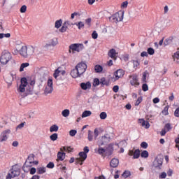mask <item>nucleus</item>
Wrapping results in <instances>:
<instances>
[{
    "mask_svg": "<svg viewBox=\"0 0 179 179\" xmlns=\"http://www.w3.org/2000/svg\"><path fill=\"white\" fill-rule=\"evenodd\" d=\"M141 103H142V96H140L138 98V99L136 100V101L135 103V106H139V104H141Z\"/></svg>",
    "mask_w": 179,
    "mask_h": 179,
    "instance_id": "680f3d73",
    "label": "nucleus"
},
{
    "mask_svg": "<svg viewBox=\"0 0 179 179\" xmlns=\"http://www.w3.org/2000/svg\"><path fill=\"white\" fill-rule=\"evenodd\" d=\"M59 73H62V75H64V73H65V71L61 70L60 67H59L57 69H56L55 71V73L53 74L55 79H57V78H58L59 76Z\"/></svg>",
    "mask_w": 179,
    "mask_h": 179,
    "instance_id": "cd10ccee",
    "label": "nucleus"
},
{
    "mask_svg": "<svg viewBox=\"0 0 179 179\" xmlns=\"http://www.w3.org/2000/svg\"><path fill=\"white\" fill-rule=\"evenodd\" d=\"M85 23L90 27L92 23V18H87L85 20Z\"/></svg>",
    "mask_w": 179,
    "mask_h": 179,
    "instance_id": "e2e57ef3",
    "label": "nucleus"
},
{
    "mask_svg": "<svg viewBox=\"0 0 179 179\" xmlns=\"http://www.w3.org/2000/svg\"><path fill=\"white\" fill-rule=\"evenodd\" d=\"M92 37L94 40H96V38L99 37V34L96 31H93V33L92 34Z\"/></svg>",
    "mask_w": 179,
    "mask_h": 179,
    "instance_id": "5fc2aeb1",
    "label": "nucleus"
},
{
    "mask_svg": "<svg viewBox=\"0 0 179 179\" xmlns=\"http://www.w3.org/2000/svg\"><path fill=\"white\" fill-rule=\"evenodd\" d=\"M52 83H53L52 79L49 78L48 80L47 85L44 90V94L47 95V94H51V93H52L54 90V87H52Z\"/></svg>",
    "mask_w": 179,
    "mask_h": 179,
    "instance_id": "9b49d317",
    "label": "nucleus"
},
{
    "mask_svg": "<svg viewBox=\"0 0 179 179\" xmlns=\"http://www.w3.org/2000/svg\"><path fill=\"white\" fill-rule=\"evenodd\" d=\"M38 164V161H34V155L31 154L29 155L28 158L27 159L24 166H23V170L24 171H26V169L27 167H32V166Z\"/></svg>",
    "mask_w": 179,
    "mask_h": 179,
    "instance_id": "0eeeda50",
    "label": "nucleus"
},
{
    "mask_svg": "<svg viewBox=\"0 0 179 179\" xmlns=\"http://www.w3.org/2000/svg\"><path fill=\"white\" fill-rule=\"evenodd\" d=\"M62 26V19L58 20L55 23V27L56 29H59Z\"/></svg>",
    "mask_w": 179,
    "mask_h": 179,
    "instance_id": "f704fd0d",
    "label": "nucleus"
},
{
    "mask_svg": "<svg viewBox=\"0 0 179 179\" xmlns=\"http://www.w3.org/2000/svg\"><path fill=\"white\" fill-rule=\"evenodd\" d=\"M71 24H72V26H77V27L78 28L79 30H80L81 29H83L85 27V22H82V21H79L74 24L72 23Z\"/></svg>",
    "mask_w": 179,
    "mask_h": 179,
    "instance_id": "c85d7f7f",
    "label": "nucleus"
},
{
    "mask_svg": "<svg viewBox=\"0 0 179 179\" xmlns=\"http://www.w3.org/2000/svg\"><path fill=\"white\" fill-rule=\"evenodd\" d=\"M99 117L101 120H106V118H107V113L106 112H102L100 113Z\"/></svg>",
    "mask_w": 179,
    "mask_h": 179,
    "instance_id": "de8ad7c7",
    "label": "nucleus"
},
{
    "mask_svg": "<svg viewBox=\"0 0 179 179\" xmlns=\"http://www.w3.org/2000/svg\"><path fill=\"white\" fill-rule=\"evenodd\" d=\"M58 44V38H53L50 40L49 43L45 45V47H55Z\"/></svg>",
    "mask_w": 179,
    "mask_h": 179,
    "instance_id": "a211bd4d",
    "label": "nucleus"
},
{
    "mask_svg": "<svg viewBox=\"0 0 179 179\" xmlns=\"http://www.w3.org/2000/svg\"><path fill=\"white\" fill-rule=\"evenodd\" d=\"M9 135H10V129H7L3 131L1 134V142H6L9 138Z\"/></svg>",
    "mask_w": 179,
    "mask_h": 179,
    "instance_id": "dca6fc26",
    "label": "nucleus"
},
{
    "mask_svg": "<svg viewBox=\"0 0 179 179\" xmlns=\"http://www.w3.org/2000/svg\"><path fill=\"white\" fill-rule=\"evenodd\" d=\"M69 26V21H65L63 23L62 27L59 29L60 33H65L68 30V27Z\"/></svg>",
    "mask_w": 179,
    "mask_h": 179,
    "instance_id": "393cba45",
    "label": "nucleus"
},
{
    "mask_svg": "<svg viewBox=\"0 0 179 179\" xmlns=\"http://www.w3.org/2000/svg\"><path fill=\"white\" fill-rule=\"evenodd\" d=\"M59 129V127L57 124H53L50 128V132H57Z\"/></svg>",
    "mask_w": 179,
    "mask_h": 179,
    "instance_id": "c9c22d12",
    "label": "nucleus"
},
{
    "mask_svg": "<svg viewBox=\"0 0 179 179\" xmlns=\"http://www.w3.org/2000/svg\"><path fill=\"white\" fill-rule=\"evenodd\" d=\"M108 55L113 59L115 60L117 59V55H118V53L115 51V49H110L108 52Z\"/></svg>",
    "mask_w": 179,
    "mask_h": 179,
    "instance_id": "6ab92c4d",
    "label": "nucleus"
},
{
    "mask_svg": "<svg viewBox=\"0 0 179 179\" xmlns=\"http://www.w3.org/2000/svg\"><path fill=\"white\" fill-rule=\"evenodd\" d=\"M92 115V111L90 110H85L81 115L82 118H86V117H90Z\"/></svg>",
    "mask_w": 179,
    "mask_h": 179,
    "instance_id": "2f4dec72",
    "label": "nucleus"
},
{
    "mask_svg": "<svg viewBox=\"0 0 179 179\" xmlns=\"http://www.w3.org/2000/svg\"><path fill=\"white\" fill-rule=\"evenodd\" d=\"M171 128H172L171 124L170 123H167V124H165L164 129H166V131L167 132H169V131H170L171 129Z\"/></svg>",
    "mask_w": 179,
    "mask_h": 179,
    "instance_id": "3c124183",
    "label": "nucleus"
},
{
    "mask_svg": "<svg viewBox=\"0 0 179 179\" xmlns=\"http://www.w3.org/2000/svg\"><path fill=\"white\" fill-rule=\"evenodd\" d=\"M26 10H27V6H26V5H24L20 8L21 13H26Z\"/></svg>",
    "mask_w": 179,
    "mask_h": 179,
    "instance_id": "864d4df0",
    "label": "nucleus"
},
{
    "mask_svg": "<svg viewBox=\"0 0 179 179\" xmlns=\"http://www.w3.org/2000/svg\"><path fill=\"white\" fill-rule=\"evenodd\" d=\"M19 176H20V168L17 165H15L7 173L6 179L15 178V177H19Z\"/></svg>",
    "mask_w": 179,
    "mask_h": 179,
    "instance_id": "f03ea898",
    "label": "nucleus"
},
{
    "mask_svg": "<svg viewBox=\"0 0 179 179\" xmlns=\"http://www.w3.org/2000/svg\"><path fill=\"white\" fill-rule=\"evenodd\" d=\"M141 157H144L145 159L149 157V152L146 150H144L141 154Z\"/></svg>",
    "mask_w": 179,
    "mask_h": 179,
    "instance_id": "37998d69",
    "label": "nucleus"
},
{
    "mask_svg": "<svg viewBox=\"0 0 179 179\" xmlns=\"http://www.w3.org/2000/svg\"><path fill=\"white\" fill-rule=\"evenodd\" d=\"M119 164H120V160L117 158L112 159L110 162V167H113V169H115V167H118Z\"/></svg>",
    "mask_w": 179,
    "mask_h": 179,
    "instance_id": "4be33fe9",
    "label": "nucleus"
},
{
    "mask_svg": "<svg viewBox=\"0 0 179 179\" xmlns=\"http://www.w3.org/2000/svg\"><path fill=\"white\" fill-rule=\"evenodd\" d=\"M133 156V159H139V157L141 156V150H139V149L135 150Z\"/></svg>",
    "mask_w": 179,
    "mask_h": 179,
    "instance_id": "72a5a7b5",
    "label": "nucleus"
},
{
    "mask_svg": "<svg viewBox=\"0 0 179 179\" xmlns=\"http://www.w3.org/2000/svg\"><path fill=\"white\" fill-rule=\"evenodd\" d=\"M87 139L90 142H92L93 141V134L92 131L89 130L88 131V137Z\"/></svg>",
    "mask_w": 179,
    "mask_h": 179,
    "instance_id": "49530a36",
    "label": "nucleus"
},
{
    "mask_svg": "<svg viewBox=\"0 0 179 179\" xmlns=\"http://www.w3.org/2000/svg\"><path fill=\"white\" fill-rule=\"evenodd\" d=\"M100 83L101 86H108L110 85V82L104 77L100 79Z\"/></svg>",
    "mask_w": 179,
    "mask_h": 179,
    "instance_id": "c756f323",
    "label": "nucleus"
},
{
    "mask_svg": "<svg viewBox=\"0 0 179 179\" xmlns=\"http://www.w3.org/2000/svg\"><path fill=\"white\" fill-rule=\"evenodd\" d=\"M80 87L83 90H87V89L92 87V84H90V82H87L86 83H83L80 84Z\"/></svg>",
    "mask_w": 179,
    "mask_h": 179,
    "instance_id": "bb28decb",
    "label": "nucleus"
},
{
    "mask_svg": "<svg viewBox=\"0 0 179 179\" xmlns=\"http://www.w3.org/2000/svg\"><path fill=\"white\" fill-rule=\"evenodd\" d=\"M139 124H141V127H143L145 128V129H148L150 127V124H149V122L145 121L144 119H139L138 120Z\"/></svg>",
    "mask_w": 179,
    "mask_h": 179,
    "instance_id": "412c9836",
    "label": "nucleus"
},
{
    "mask_svg": "<svg viewBox=\"0 0 179 179\" xmlns=\"http://www.w3.org/2000/svg\"><path fill=\"white\" fill-rule=\"evenodd\" d=\"M127 7H128V1H124V2L122 3V4H121V8H122V9H125V8H127Z\"/></svg>",
    "mask_w": 179,
    "mask_h": 179,
    "instance_id": "6e6d98bb",
    "label": "nucleus"
},
{
    "mask_svg": "<svg viewBox=\"0 0 179 179\" xmlns=\"http://www.w3.org/2000/svg\"><path fill=\"white\" fill-rule=\"evenodd\" d=\"M124 73H125L124 72V70H122V69L117 70V71H115L114 73L112 80L113 82H115V80H118V79H120V78H122V76H124Z\"/></svg>",
    "mask_w": 179,
    "mask_h": 179,
    "instance_id": "2eb2a0df",
    "label": "nucleus"
},
{
    "mask_svg": "<svg viewBox=\"0 0 179 179\" xmlns=\"http://www.w3.org/2000/svg\"><path fill=\"white\" fill-rule=\"evenodd\" d=\"M76 69H77L80 75H83V73L86 72V69H87V64L85 62L78 63L76 65Z\"/></svg>",
    "mask_w": 179,
    "mask_h": 179,
    "instance_id": "f8f14e48",
    "label": "nucleus"
},
{
    "mask_svg": "<svg viewBox=\"0 0 179 179\" xmlns=\"http://www.w3.org/2000/svg\"><path fill=\"white\" fill-rule=\"evenodd\" d=\"M163 155H157L155 158L153 162V166L155 169H157V170H162V167L163 166Z\"/></svg>",
    "mask_w": 179,
    "mask_h": 179,
    "instance_id": "1a4fd4ad",
    "label": "nucleus"
},
{
    "mask_svg": "<svg viewBox=\"0 0 179 179\" xmlns=\"http://www.w3.org/2000/svg\"><path fill=\"white\" fill-rule=\"evenodd\" d=\"M19 176H20V168L17 165H15L7 173L6 179L15 178V177H19Z\"/></svg>",
    "mask_w": 179,
    "mask_h": 179,
    "instance_id": "7ed1b4c3",
    "label": "nucleus"
},
{
    "mask_svg": "<svg viewBox=\"0 0 179 179\" xmlns=\"http://www.w3.org/2000/svg\"><path fill=\"white\" fill-rule=\"evenodd\" d=\"M21 83L20 85V87L17 89V92L19 94H22V93H24L26 92V88L27 87V78H22L21 79Z\"/></svg>",
    "mask_w": 179,
    "mask_h": 179,
    "instance_id": "9d476101",
    "label": "nucleus"
},
{
    "mask_svg": "<svg viewBox=\"0 0 179 179\" xmlns=\"http://www.w3.org/2000/svg\"><path fill=\"white\" fill-rule=\"evenodd\" d=\"M76 134H78V131L75 129H72L69 131L70 136H75V135H76Z\"/></svg>",
    "mask_w": 179,
    "mask_h": 179,
    "instance_id": "13d9d810",
    "label": "nucleus"
},
{
    "mask_svg": "<svg viewBox=\"0 0 179 179\" xmlns=\"http://www.w3.org/2000/svg\"><path fill=\"white\" fill-rule=\"evenodd\" d=\"M166 177H167V173H166V172H162L159 174V178H161V179H164V178H166Z\"/></svg>",
    "mask_w": 179,
    "mask_h": 179,
    "instance_id": "4d7b16f0",
    "label": "nucleus"
},
{
    "mask_svg": "<svg viewBox=\"0 0 179 179\" xmlns=\"http://www.w3.org/2000/svg\"><path fill=\"white\" fill-rule=\"evenodd\" d=\"M131 176V172H129V171H125L122 175V177H123V178H128V177H129Z\"/></svg>",
    "mask_w": 179,
    "mask_h": 179,
    "instance_id": "a19ab883",
    "label": "nucleus"
},
{
    "mask_svg": "<svg viewBox=\"0 0 179 179\" xmlns=\"http://www.w3.org/2000/svg\"><path fill=\"white\" fill-rule=\"evenodd\" d=\"M94 71L96 73H100V72H103V66L101 65H96L94 66Z\"/></svg>",
    "mask_w": 179,
    "mask_h": 179,
    "instance_id": "473e14b6",
    "label": "nucleus"
},
{
    "mask_svg": "<svg viewBox=\"0 0 179 179\" xmlns=\"http://www.w3.org/2000/svg\"><path fill=\"white\" fill-rule=\"evenodd\" d=\"M173 61L176 59H179V48H178L177 51L173 55Z\"/></svg>",
    "mask_w": 179,
    "mask_h": 179,
    "instance_id": "c03bdc74",
    "label": "nucleus"
},
{
    "mask_svg": "<svg viewBox=\"0 0 179 179\" xmlns=\"http://www.w3.org/2000/svg\"><path fill=\"white\" fill-rule=\"evenodd\" d=\"M3 37H6V38H9V37H10V34L9 33L0 34V39L3 38Z\"/></svg>",
    "mask_w": 179,
    "mask_h": 179,
    "instance_id": "8fccbe9b",
    "label": "nucleus"
},
{
    "mask_svg": "<svg viewBox=\"0 0 179 179\" xmlns=\"http://www.w3.org/2000/svg\"><path fill=\"white\" fill-rule=\"evenodd\" d=\"M30 64L29 63H22L20 68V72H23L24 71V68H27Z\"/></svg>",
    "mask_w": 179,
    "mask_h": 179,
    "instance_id": "e433bc0d",
    "label": "nucleus"
},
{
    "mask_svg": "<svg viewBox=\"0 0 179 179\" xmlns=\"http://www.w3.org/2000/svg\"><path fill=\"white\" fill-rule=\"evenodd\" d=\"M117 148H126L127 143V141L123 140L119 143V144H115Z\"/></svg>",
    "mask_w": 179,
    "mask_h": 179,
    "instance_id": "7c9ffc66",
    "label": "nucleus"
},
{
    "mask_svg": "<svg viewBox=\"0 0 179 179\" xmlns=\"http://www.w3.org/2000/svg\"><path fill=\"white\" fill-rule=\"evenodd\" d=\"M98 153L99 155H106V150L101 148V147H99V149H98Z\"/></svg>",
    "mask_w": 179,
    "mask_h": 179,
    "instance_id": "79ce46f5",
    "label": "nucleus"
},
{
    "mask_svg": "<svg viewBox=\"0 0 179 179\" xmlns=\"http://www.w3.org/2000/svg\"><path fill=\"white\" fill-rule=\"evenodd\" d=\"M70 75L71 76H72V78H80V76H82V75L79 73L76 67L71 71Z\"/></svg>",
    "mask_w": 179,
    "mask_h": 179,
    "instance_id": "aec40b11",
    "label": "nucleus"
},
{
    "mask_svg": "<svg viewBox=\"0 0 179 179\" xmlns=\"http://www.w3.org/2000/svg\"><path fill=\"white\" fill-rule=\"evenodd\" d=\"M129 79L131 86H139V79L138 78V75L133 74L132 76H129Z\"/></svg>",
    "mask_w": 179,
    "mask_h": 179,
    "instance_id": "ddd939ff",
    "label": "nucleus"
},
{
    "mask_svg": "<svg viewBox=\"0 0 179 179\" xmlns=\"http://www.w3.org/2000/svg\"><path fill=\"white\" fill-rule=\"evenodd\" d=\"M63 160H65V152H58L57 153V159H56V162H57V164L60 162H63Z\"/></svg>",
    "mask_w": 179,
    "mask_h": 179,
    "instance_id": "b1692460",
    "label": "nucleus"
},
{
    "mask_svg": "<svg viewBox=\"0 0 179 179\" xmlns=\"http://www.w3.org/2000/svg\"><path fill=\"white\" fill-rule=\"evenodd\" d=\"M50 141H52L53 142L57 141L58 139V134L56 133L52 134L51 136H50Z\"/></svg>",
    "mask_w": 179,
    "mask_h": 179,
    "instance_id": "4c0bfd02",
    "label": "nucleus"
},
{
    "mask_svg": "<svg viewBox=\"0 0 179 179\" xmlns=\"http://www.w3.org/2000/svg\"><path fill=\"white\" fill-rule=\"evenodd\" d=\"M83 48H85V46L82 43H73L69 45V52L76 54V52H80Z\"/></svg>",
    "mask_w": 179,
    "mask_h": 179,
    "instance_id": "6e6552de",
    "label": "nucleus"
},
{
    "mask_svg": "<svg viewBox=\"0 0 179 179\" xmlns=\"http://www.w3.org/2000/svg\"><path fill=\"white\" fill-rule=\"evenodd\" d=\"M175 143H176V146L178 148V150L179 151V136L178 138L175 139Z\"/></svg>",
    "mask_w": 179,
    "mask_h": 179,
    "instance_id": "0e129e2a",
    "label": "nucleus"
},
{
    "mask_svg": "<svg viewBox=\"0 0 179 179\" xmlns=\"http://www.w3.org/2000/svg\"><path fill=\"white\" fill-rule=\"evenodd\" d=\"M141 148L143 149H147L148 148V143L146 142H142L141 144Z\"/></svg>",
    "mask_w": 179,
    "mask_h": 179,
    "instance_id": "69168bd1",
    "label": "nucleus"
},
{
    "mask_svg": "<svg viewBox=\"0 0 179 179\" xmlns=\"http://www.w3.org/2000/svg\"><path fill=\"white\" fill-rule=\"evenodd\" d=\"M175 117H179V107L174 112Z\"/></svg>",
    "mask_w": 179,
    "mask_h": 179,
    "instance_id": "774afa93",
    "label": "nucleus"
},
{
    "mask_svg": "<svg viewBox=\"0 0 179 179\" xmlns=\"http://www.w3.org/2000/svg\"><path fill=\"white\" fill-rule=\"evenodd\" d=\"M19 176H20V168L17 165H15L7 173L6 179L15 178V177H19Z\"/></svg>",
    "mask_w": 179,
    "mask_h": 179,
    "instance_id": "20e7f679",
    "label": "nucleus"
},
{
    "mask_svg": "<svg viewBox=\"0 0 179 179\" xmlns=\"http://www.w3.org/2000/svg\"><path fill=\"white\" fill-rule=\"evenodd\" d=\"M15 54L19 52L22 57L24 58H27L29 55H33L34 54V47L30 46L27 48L26 45H21L20 49L14 50Z\"/></svg>",
    "mask_w": 179,
    "mask_h": 179,
    "instance_id": "f257e3e1",
    "label": "nucleus"
},
{
    "mask_svg": "<svg viewBox=\"0 0 179 179\" xmlns=\"http://www.w3.org/2000/svg\"><path fill=\"white\" fill-rule=\"evenodd\" d=\"M45 173V168L39 167L37 169V174H44Z\"/></svg>",
    "mask_w": 179,
    "mask_h": 179,
    "instance_id": "ea45409f",
    "label": "nucleus"
},
{
    "mask_svg": "<svg viewBox=\"0 0 179 179\" xmlns=\"http://www.w3.org/2000/svg\"><path fill=\"white\" fill-rule=\"evenodd\" d=\"M123 20L124 11L117 12L115 14L112 15L110 17H109V22H110V23H114L115 24H117V23L120 22H122Z\"/></svg>",
    "mask_w": 179,
    "mask_h": 179,
    "instance_id": "39448f33",
    "label": "nucleus"
},
{
    "mask_svg": "<svg viewBox=\"0 0 179 179\" xmlns=\"http://www.w3.org/2000/svg\"><path fill=\"white\" fill-rule=\"evenodd\" d=\"M99 85H101L100 80L99 78H95L94 80L93 86H94V87H96V86H99Z\"/></svg>",
    "mask_w": 179,
    "mask_h": 179,
    "instance_id": "09e8293b",
    "label": "nucleus"
},
{
    "mask_svg": "<svg viewBox=\"0 0 179 179\" xmlns=\"http://www.w3.org/2000/svg\"><path fill=\"white\" fill-rule=\"evenodd\" d=\"M148 54H149V55H153L155 54V49H153L152 48H149L148 49Z\"/></svg>",
    "mask_w": 179,
    "mask_h": 179,
    "instance_id": "603ef678",
    "label": "nucleus"
},
{
    "mask_svg": "<svg viewBox=\"0 0 179 179\" xmlns=\"http://www.w3.org/2000/svg\"><path fill=\"white\" fill-rule=\"evenodd\" d=\"M108 142H110V136H108V135H106L100 137L97 143L99 146H103L104 143H108Z\"/></svg>",
    "mask_w": 179,
    "mask_h": 179,
    "instance_id": "f3484780",
    "label": "nucleus"
},
{
    "mask_svg": "<svg viewBox=\"0 0 179 179\" xmlns=\"http://www.w3.org/2000/svg\"><path fill=\"white\" fill-rule=\"evenodd\" d=\"M174 43V36H169L168 38L165 39L164 42V45H171Z\"/></svg>",
    "mask_w": 179,
    "mask_h": 179,
    "instance_id": "a878e982",
    "label": "nucleus"
},
{
    "mask_svg": "<svg viewBox=\"0 0 179 179\" xmlns=\"http://www.w3.org/2000/svg\"><path fill=\"white\" fill-rule=\"evenodd\" d=\"M106 156H111L114 150V144H109L106 148Z\"/></svg>",
    "mask_w": 179,
    "mask_h": 179,
    "instance_id": "5701e85b",
    "label": "nucleus"
},
{
    "mask_svg": "<svg viewBox=\"0 0 179 179\" xmlns=\"http://www.w3.org/2000/svg\"><path fill=\"white\" fill-rule=\"evenodd\" d=\"M79 156H80V158H76V163L77 164L83 165V161L85 159H87V154H86L83 152H79Z\"/></svg>",
    "mask_w": 179,
    "mask_h": 179,
    "instance_id": "4468645a",
    "label": "nucleus"
},
{
    "mask_svg": "<svg viewBox=\"0 0 179 179\" xmlns=\"http://www.w3.org/2000/svg\"><path fill=\"white\" fill-rule=\"evenodd\" d=\"M12 59V54L9 51L5 50L1 52L0 57V62L1 65H7V64Z\"/></svg>",
    "mask_w": 179,
    "mask_h": 179,
    "instance_id": "423d86ee",
    "label": "nucleus"
},
{
    "mask_svg": "<svg viewBox=\"0 0 179 179\" xmlns=\"http://www.w3.org/2000/svg\"><path fill=\"white\" fill-rule=\"evenodd\" d=\"M69 114H70V111L69 109H65L62 112V115H63L64 117H69Z\"/></svg>",
    "mask_w": 179,
    "mask_h": 179,
    "instance_id": "58836bf2",
    "label": "nucleus"
},
{
    "mask_svg": "<svg viewBox=\"0 0 179 179\" xmlns=\"http://www.w3.org/2000/svg\"><path fill=\"white\" fill-rule=\"evenodd\" d=\"M163 115H169V106H166L162 111Z\"/></svg>",
    "mask_w": 179,
    "mask_h": 179,
    "instance_id": "a18cd8bd",
    "label": "nucleus"
},
{
    "mask_svg": "<svg viewBox=\"0 0 179 179\" xmlns=\"http://www.w3.org/2000/svg\"><path fill=\"white\" fill-rule=\"evenodd\" d=\"M142 89L143 92H148L149 90V87L148 86L147 84H143L142 86Z\"/></svg>",
    "mask_w": 179,
    "mask_h": 179,
    "instance_id": "052dcab7",
    "label": "nucleus"
},
{
    "mask_svg": "<svg viewBox=\"0 0 179 179\" xmlns=\"http://www.w3.org/2000/svg\"><path fill=\"white\" fill-rule=\"evenodd\" d=\"M133 64H134V68H135V69H136V68L139 66V62L138 60H134Z\"/></svg>",
    "mask_w": 179,
    "mask_h": 179,
    "instance_id": "bf43d9fd",
    "label": "nucleus"
},
{
    "mask_svg": "<svg viewBox=\"0 0 179 179\" xmlns=\"http://www.w3.org/2000/svg\"><path fill=\"white\" fill-rule=\"evenodd\" d=\"M25 122L20 123L18 126H17L16 129H22L24 127Z\"/></svg>",
    "mask_w": 179,
    "mask_h": 179,
    "instance_id": "338daca9",
    "label": "nucleus"
}]
</instances>
